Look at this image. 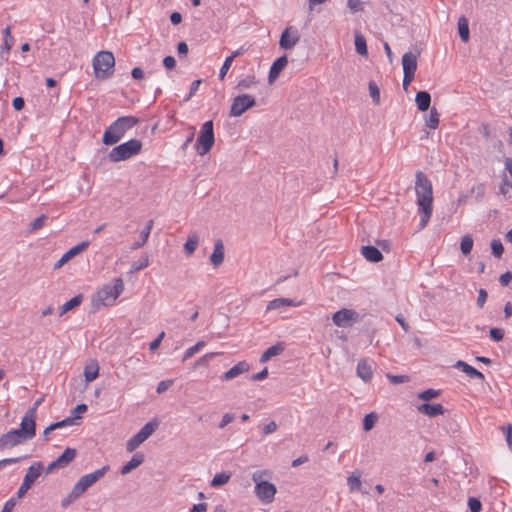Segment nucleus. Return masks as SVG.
Returning a JSON list of instances; mask_svg holds the SVG:
<instances>
[{
	"label": "nucleus",
	"mask_w": 512,
	"mask_h": 512,
	"mask_svg": "<svg viewBox=\"0 0 512 512\" xmlns=\"http://www.w3.org/2000/svg\"><path fill=\"white\" fill-rule=\"evenodd\" d=\"M222 353L221 352H210V353H206L205 355H203L202 357H200L194 364V366H207L208 365V362L210 359H212L213 357L215 356H218V355H221Z\"/></svg>",
	"instance_id": "3c124183"
},
{
	"label": "nucleus",
	"mask_w": 512,
	"mask_h": 512,
	"mask_svg": "<svg viewBox=\"0 0 512 512\" xmlns=\"http://www.w3.org/2000/svg\"><path fill=\"white\" fill-rule=\"evenodd\" d=\"M361 254L367 261L372 263L380 262L383 259L381 251L377 247L371 245L363 246L361 248Z\"/></svg>",
	"instance_id": "4be33fe9"
},
{
	"label": "nucleus",
	"mask_w": 512,
	"mask_h": 512,
	"mask_svg": "<svg viewBox=\"0 0 512 512\" xmlns=\"http://www.w3.org/2000/svg\"><path fill=\"white\" fill-rule=\"evenodd\" d=\"M417 56L418 55L412 53L411 51L406 52L402 56L403 73L415 74L417 69Z\"/></svg>",
	"instance_id": "412c9836"
},
{
	"label": "nucleus",
	"mask_w": 512,
	"mask_h": 512,
	"mask_svg": "<svg viewBox=\"0 0 512 512\" xmlns=\"http://www.w3.org/2000/svg\"><path fill=\"white\" fill-rule=\"evenodd\" d=\"M357 375L363 381L368 382L372 379L373 372L371 366L368 364L367 360L361 359L357 365Z\"/></svg>",
	"instance_id": "cd10ccee"
},
{
	"label": "nucleus",
	"mask_w": 512,
	"mask_h": 512,
	"mask_svg": "<svg viewBox=\"0 0 512 512\" xmlns=\"http://www.w3.org/2000/svg\"><path fill=\"white\" fill-rule=\"evenodd\" d=\"M267 471L258 470L252 474V480L255 483V494L257 498L264 504H270L274 501L277 492L276 486L268 481L263 480Z\"/></svg>",
	"instance_id": "7ed1b4c3"
},
{
	"label": "nucleus",
	"mask_w": 512,
	"mask_h": 512,
	"mask_svg": "<svg viewBox=\"0 0 512 512\" xmlns=\"http://www.w3.org/2000/svg\"><path fill=\"white\" fill-rule=\"evenodd\" d=\"M77 451L74 448L67 447L64 452L46 468V473H51L55 469L67 467L76 457Z\"/></svg>",
	"instance_id": "f8f14e48"
},
{
	"label": "nucleus",
	"mask_w": 512,
	"mask_h": 512,
	"mask_svg": "<svg viewBox=\"0 0 512 512\" xmlns=\"http://www.w3.org/2000/svg\"><path fill=\"white\" fill-rule=\"evenodd\" d=\"M347 6L353 13L363 10L362 2L360 0H348Z\"/></svg>",
	"instance_id": "bf43d9fd"
},
{
	"label": "nucleus",
	"mask_w": 512,
	"mask_h": 512,
	"mask_svg": "<svg viewBox=\"0 0 512 512\" xmlns=\"http://www.w3.org/2000/svg\"><path fill=\"white\" fill-rule=\"evenodd\" d=\"M13 46V36L11 34V28L7 26L3 30V44L0 47V54L9 53Z\"/></svg>",
	"instance_id": "2f4dec72"
},
{
	"label": "nucleus",
	"mask_w": 512,
	"mask_h": 512,
	"mask_svg": "<svg viewBox=\"0 0 512 512\" xmlns=\"http://www.w3.org/2000/svg\"><path fill=\"white\" fill-rule=\"evenodd\" d=\"M24 441L26 439L16 429H12L0 437V450L15 447Z\"/></svg>",
	"instance_id": "ddd939ff"
},
{
	"label": "nucleus",
	"mask_w": 512,
	"mask_h": 512,
	"mask_svg": "<svg viewBox=\"0 0 512 512\" xmlns=\"http://www.w3.org/2000/svg\"><path fill=\"white\" fill-rule=\"evenodd\" d=\"M109 465H105L100 469L95 470L92 473L83 475L78 482L73 486L75 491H77L80 495L86 492V490L95 484L98 480H100L107 471H109Z\"/></svg>",
	"instance_id": "6e6552de"
},
{
	"label": "nucleus",
	"mask_w": 512,
	"mask_h": 512,
	"mask_svg": "<svg viewBox=\"0 0 512 512\" xmlns=\"http://www.w3.org/2000/svg\"><path fill=\"white\" fill-rule=\"evenodd\" d=\"M115 58L110 51H100L93 58V68L97 79H106L113 75Z\"/></svg>",
	"instance_id": "20e7f679"
},
{
	"label": "nucleus",
	"mask_w": 512,
	"mask_h": 512,
	"mask_svg": "<svg viewBox=\"0 0 512 512\" xmlns=\"http://www.w3.org/2000/svg\"><path fill=\"white\" fill-rule=\"evenodd\" d=\"M141 363V359L139 357L131 356L127 358L122 365L119 367V371H116V377L118 379H124L128 372L127 369L129 365H137Z\"/></svg>",
	"instance_id": "c85d7f7f"
},
{
	"label": "nucleus",
	"mask_w": 512,
	"mask_h": 512,
	"mask_svg": "<svg viewBox=\"0 0 512 512\" xmlns=\"http://www.w3.org/2000/svg\"><path fill=\"white\" fill-rule=\"evenodd\" d=\"M455 367L460 369L462 372H464L468 377L470 378H477L480 380H484V375L482 372L478 371L471 365L467 364L466 362L462 360H458L455 363Z\"/></svg>",
	"instance_id": "a878e982"
},
{
	"label": "nucleus",
	"mask_w": 512,
	"mask_h": 512,
	"mask_svg": "<svg viewBox=\"0 0 512 512\" xmlns=\"http://www.w3.org/2000/svg\"><path fill=\"white\" fill-rule=\"evenodd\" d=\"M300 36L297 30L287 27L281 34L279 45L282 49L290 50L299 42Z\"/></svg>",
	"instance_id": "4468645a"
},
{
	"label": "nucleus",
	"mask_w": 512,
	"mask_h": 512,
	"mask_svg": "<svg viewBox=\"0 0 512 512\" xmlns=\"http://www.w3.org/2000/svg\"><path fill=\"white\" fill-rule=\"evenodd\" d=\"M139 119L134 116H123L116 119L104 132L103 143L107 146L118 143L125 133L137 125Z\"/></svg>",
	"instance_id": "f03ea898"
},
{
	"label": "nucleus",
	"mask_w": 512,
	"mask_h": 512,
	"mask_svg": "<svg viewBox=\"0 0 512 512\" xmlns=\"http://www.w3.org/2000/svg\"><path fill=\"white\" fill-rule=\"evenodd\" d=\"M370 96L373 102L378 105L380 103V90L377 84L373 81L369 82L368 85Z\"/></svg>",
	"instance_id": "a18cd8bd"
},
{
	"label": "nucleus",
	"mask_w": 512,
	"mask_h": 512,
	"mask_svg": "<svg viewBox=\"0 0 512 512\" xmlns=\"http://www.w3.org/2000/svg\"><path fill=\"white\" fill-rule=\"evenodd\" d=\"M355 49L356 52L362 56L368 55L366 39L361 34L355 35Z\"/></svg>",
	"instance_id": "e433bc0d"
},
{
	"label": "nucleus",
	"mask_w": 512,
	"mask_h": 512,
	"mask_svg": "<svg viewBox=\"0 0 512 512\" xmlns=\"http://www.w3.org/2000/svg\"><path fill=\"white\" fill-rule=\"evenodd\" d=\"M499 193L507 199L512 198V183L507 178L502 180V183L499 187Z\"/></svg>",
	"instance_id": "a19ab883"
},
{
	"label": "nucleus",
	"mask_w": 512,
	"mask_h": 512,
	"mask_svg": "<svg viewBox=\"0 0 512 512\" xmlns=\"http://www.w3.org/2000/svg\"><path fill=\"white\" fill-rule=\"evenodd\" d=\"M142 444V442L140 441V439L138 438L137 435H134L132 438H130L127 443H126V449L128 452H133L134 450H136L140 445Z\"/></svg>",
	"instance_id": "864d4df0"
},
{
	"label": "nucleus",
	"mask_w": 512,
	"mask_h": 512,
	"mask_svg": "<svg viewBox=\"0 0 512 512\" xmlns=\"http://www.w3.org/2000/svg\"><path fill=\"white\" fill-rule=\"evenodd\" d=\"M231 474L228 472L217 473L212 481L211 486L217 487L226 484L230 480Z\"/></svg>",
	"instance_id": "58836bf2"
},
{
	"label": "nucleus",
	"mask_w": 512,
	"mask_h": 512,
	"mask_svg": "<svg viewBox=\"0 0 512 512\" xmlns=\"http://www.w3.org/2000/svg\"><path fill=\"white\" fill-rule=\"evenodd\" d=\"M99 375V364L97 360L90 359L84 367V377L86 382H92Z\"/></svg>",
	"instance_id": "393cba45"
},
{
	"label": "nucleus",
	"mask_w": 512,
	"mask_h": 512,
	"mask_svg": "<svg viewBox=\"0 0 512 512\" xmlns=\"http://www.w3.org/2000/svg\"><path fill=\"white\" fill-rule=\"evenodd\" d=\"M473 247V238L470 235H465L461 239L460 249L462 254L468 255Z\"/></svg>",
	"instance_id": "ea45409f"
},
{
	"label": "nucleus",
	"mask_w": 512,
	"mask_h": 512,
	"mask_svg": "<svg viewBox=\"0 0 512 512\" xmlns=\"http://www.w3.org/2000/svg\"><path fill=\"white\" fill-rule=\"evenodd\" d=\"M440 391L435 389H427L418 394V397L424 401H429L432 398L439 396Z\"/></svg>",
	"instance_id": "603ef678"
},
{
	"label": "nucleus",
	"mask_w": 512,
	"mask_h": 512,
	"mask_svg": "<svg viewBox=\"0 0 512 512\" xmlns=\"http://www.w3.org/2000/svg\"><path fill=\"white\" fill-rule=\"evenodd\" d=\"M158 423L156 421H150L146 423L140 430L143 435L149 438L156 430Z\"/></svg>",
	"instance_id": "09e8293b"
},
{
	"label": "nucleus",
	"mask_w": 512,
	"mask_h": 512,
	"mask_svg": "<svg viewBox=\"0 0 512 512\" xmlns=\"http://www.w3.org/2000/svg\"><path fill=\"white\" fill-rule=\"evenodd\" d=\"M233 60L231 57H227L222 65V67L220 68V71H219V78L221 80L224 79V77L226 76L231 64H232Z\"/></svg>",
	"instance_id": "4d7b16f0"
},
{
	"label": "nucleus",
	"mask_w": 512,
	"mask_h": 512,
	"mask_svg": "<svg viewBox=\"0 0 512 512\" xmlns=\"http://www.w3.org/2000/svg\"><path fill=\"white\" fill-rule=\"evenodd\" d=\"M36 406L28 409L21 420L20 428L16 429L26 440L32 439L36 434Z\"/></svg>",
	"instance_id": "1a4fd4ad"
},
{
	"label": "nucleus",
	"mask_w": 512,
	"mask_h": 512,
	"mask_svg": "<svg viewBox=\"0 0 512 512\" xmlns=\"http://www.w3.org/2000/svg\"><path fill=\"white\" fill-rule=\"evenodd\" d=\"M377 419H378L377 414H375L373 412L365 415V417L363 419V429L365 431H370L374 427Z\"/></svg>",
	"instance_id": "37998d69"
},
{
	"label": "nucleus",
	"mask_w": 512,
	"mask_h": 512,
	"mask_svg": "<svg viewBox=\"0 0 512 512\" xmlns=\"http://www.w3.org/2000/svg\"><path fill=\"white\" fill-rule=\"evenodd\" d=\"M347 485L349 487V490L351 492H354V491H358L361 489V485H362V482H361V479H360V474L359 473H351L348 477H347Z\"/></svg>",
	"instance_id": "c9c22d12"
},
{
	"label": "nucleus",
	"mask_w": 512,
	"mask_h": 512,
	"mask_svg": "<svg viewBox=\"0 0 512 512\" xmlns=\"http://www.w3.org/2000/svg\"><path fill=\"white\" fill-rule=\"evenodd\" d=\"M458 32L463 42H468L470 39L468 20L462 16L458 20Z\"/></svg>",
	"instance_id": "f704fd0d"
},
{
	"label": "nucleus",
	"mask_w": 512,
	"mask_h": 512,
	"mask_svg": "<svg viewBox=\"0 0 512 512\" xmlns=\"http://www.w3.org/2000/svg\"><path fill=\"white\" fill-rule=\"evenodd\" d=\"M489 334H490V337L494 340V341H501L504 337V332L502 329L500 328H491L490 331H489Z\"/></svg>",
	"instance_id": "052dcab7"
},
{
	"label": "nucleus",
	"mask_w": 512,
	"mask_h": 512,
	"mask_svg": "<svg viewBox=\"0 0 512 512\" xmlns=\"http://www.w3.org/2000/svg\"><path fill=\"white\" fill-rule=\"evenodd\" d=\"M491 250H492V254L496 258H501L502 254L504 252V247H503V244L501 243V241L498 240V239L492 240V242H491Z\"/></svg>",
	"instance_id": "de8ad7c7"
},
{
	"label": "nucleus",
	"mask_w": 512,
	"mask_h": 512,
	"mask_svg": "<svg viewBox=\"0 0 512 512\" xmlns=\"http://www.w3.org/2000/svg\"><path fill=\"white\" fill-rule=\"evenodd\" d=\"M121 290H96L91 298V305L94 310L101 307L111 306L119 297Z\"/></svg>",
	"instance_id": "0eeeda50"
},
{
	"label": "nucleus",
	"mask_w": 512,
	"mask_h": 512,
	"mask_svg": "<svg viewBox=\"0 0 512 512\" xmlns=\"http://www.w3.org/2000/svg\"><path fill=\"white\" fill-rule=\"evenodd\" d=\"M505 438L509 449L512 451V424L510 423L506 427Z\"/></svg>",
	"instance_id": "338daca9"
},
{
	"label": "nucleus",
	"mask_w": 512,
	"mask_h": 512,
	"mask_svg": "<svg viewBox=\"0 0 512 512\" xmlns=\"http://www.w3.org/2000/svg\"><path fill=\"white\" fill-rule=\"evenodd\" d=\"M277 430V424L275 421H270L263 427V434L268 435Z\"/></svg>",
	"instance_id": "0e129e2a"
},
{
	"label": "nucleus",
	"mask_w": 512,
	"mask_h": 512,
	"mask_svg": "<svg viewBox=\"0 0 512 512\" xmlns=\"http://www.w3.org/2000/svg\"><path fill=\"white\" fill-rule=\"evenodd\" d=\"M75 419H79V415H75V416H70V417H67L61 421H58V422H55V423H52L50 424V429H58V428H62V427H66V426H69V425H72L74 423V420Z\"/></svg>",
	"instance_id": "c03bdc74"
},
{
	"label": "nucleus",
	"mask_w": 512,
	"mask_h": 512,
	"mask_svg": "<svg viewBox=\"0 0 512 512\" xmlns=\"http://www.w3.org/2000/svg\"><path fill=\"white\" fill-rule=\"evenodd\" d=\"M284 350V347L281 343H277L275 345L270 346L262 355L260 358L261 363H265L268 360H270L274 356L280 355Z\"/></svg>",
	"instance_id": "c756f323"
},
{
	"label": "nucleus",
	"mask_w": 512,
	"mask_h": 512,
	"mask_svg": "<svg viewBox=\"0 0 512 512\" xmlns=\"http://www.w3.org/2000/svg\"><path fill=\"white\" fill-rule=\"evenodd\" d=\"M288 58L286 55H282L277 58L271 65L268 75V81L272 84L280 75L282 70L286 67Z\"/></svg>",
	"instance_id": "dca6fc26"
},
{
	"label": "nucleus",
	"mask_w": 512,
	"mask_h": 512,
	"mask_svg": "<svg viewBox=\"0 0 512 512\" xmlns=\"http://www.w3.org/2000/svg\"><path fill=\"white\" fill-rule=\"evenodd\" d=\"M83 300V295L78 294L71 298L69 301L65 302L60 308H59V316L64 315L68 311L74 309L75 307L79 306Z\"/></svg>",
	"instance_id": "7c9ffc66"
},
{
	"label": "nucleus",
	"mask_w": 512,
	"mask_h": 512,
	"mask_svg": "<svg viewBox=\"0 0 512 512\" xmlns=\"http://www.w3.org/2000/svg\"><path fill=\"white\" fill-rule=\"evenodd\" d=\"M512 280V272L507 271L499 277V282L502 286H508Z\"/></svg>",
	"instance_id": "e2e57ef3"
},
{
	"label": "nucleus",
	"mask_w": 512,
	"mask_h": 512,
	"mask_svg": "<svg viewBox=\"0 0 512 512\" xmlns=\"http://www.w3.org/2000/svg\"><path fill=\"white\" fill-rule=\"evenodd\" d=\"M143 462H144V454L137 452L132 456V458L124 466H122L120 473L122 475H126V474L130 473L132 470L136 469L138 466H140Z\"/></svg>",
	"instance_id": "b1692460"
},
{
	"label": "nucleus",
	"mask_w": 512,
	"mask_h": 512,
	"mask_svg": "<svg viewBox=\"0 0 512 512\" xmlns=\"http://www.w3.org/2000/svg\"><path fill=\"white\" fill-rule=\"evenodd\" d=\"M152 227H153V220H149L146 224V227L140 232L138 240L133 244V248H139L147 242Z\"/></svg>",
	"instance_id": "473e14b6"
},
{
	"label": "nucleus",
	"mask_w": 512,
	"mask_h": 512,
	"mask_svg": "<svg viewBox=\"0 0 512 512\" xmlns=\"http://www.w3.org/2000/svg\"><path fill=\"white\" fill-rule=\"evenodd\" d=\"M387 378L393 384H400V383H405V382L409 381V377L407 375H391V374H388Z\"/></svg>",
	"instance_id": "13d9d810"
},
{
	"label": "nucleus",
	"mask_w": 512,
	"mask_h": 512,
	"mask_svg": "<svg viewBox=\"0 0 512 512\" xmlns=\"http://www.w3.org/2000/svg\"><path fill=\"white\" fill-rule=\"evenodd\" d=\"M46 219H47V216L44 214H42L39 217H37L36 219H34L30 223V229H29L30 232H34V231L41 229L44 226Z\"/></svg>",
	"instance_id": "8fccbe9b"
},
{
	"label": "nucleus",
	"mask_w": 512,
	"mask_h": 512,
	"mask_svg": "<svg viewBox=\"0 0 512 512\" xmlns=\"http://www.w3.org/2000/svg\"><path fill=\"white\" fill-rule=\"evenodd\" d=\"M15 505H16L15 499L11 498L8 501H6V503L4 504L1 512H12V510L15 507Z\"/></svg>",
	"instance_id": "774afa93"
},
{
	"label": "nucleus",
	"mask_w": 512,
	"mask_h": 512,
	"mask_svg": "<svg viewBox=\"0 0 512 512\" xmlns=\"http://www.w3.org/2000/svg\"><path fill=\"white\" fill-rule=\"evenodd\" d=\"M89 246V241H83L76 246L70 248L63 256L55 263L54 268L58 269L62 267L65 263L71 260L73 257L78 255L79 253L85 251Z\"/></svg>",
	"instance_id": "2eb2a0df"
},
{
	"label": "nucleus",
	"mask_w": 512,
	"mask_h": 512,
	"mask_svg": "<svg viewBox=\"0 0 512 512\" xmlns=\"http://www.w3.org/2000/svg\"><path fill=\"white\" fill-rule=\"evenodd\" d=\"M250 369L249 364L246 361H240L227 372H225L220 378L222 381H230L239 375L248 372Z\"/></svg>",
	"instance_id": "f3484780"
},
{
	"label": "nucleus",
	"mask_w": 512,
	"mask_h": 512,
	"mask_svg": "<svg viewBox=\"0 0 512 512\" xmlns=\"http://www.w3.org/2000/svg\"><path fill=\"white\" fill-rule=\"evenodd\" d=\"M415 103L419 111L425 112L431 104V95L427 91H419L415 96Z\"/></svg>",
	"instance_id": "bb28decb"
},
{
	"label": "nucleus",
	"mask_w": 512,
	"mask_h": 512,
	"mask_svg": "<svg viewBox=\"0 0 512 512\" xmlns=\"http://www.w3.org/2000/svg\"><path fill=\"white\" fill-rule=\"evenodd\" d=\"M256 105V100L249 94H242L236 96L230 108V116L238 117L241 116L248 109Z\"/></svg>",
	"instance_id": "9d476101"
},
{
	"label": "nucleus",
	"mask_w": 512,
	"mask_h": 512,
	"mask_svg": "<svg viewBox=\"0 0 512 512\" xmlns=\"http://www.w3.org/2000/svg\"><path fill=\"white\" fill-rule=\"evenodd\" d=\"M304 304V300H297V299H291V298H277L272 301H270L267 305L268 310H274L279 309L284 306H294L298 307Z\"/></svg>",
	"instance_id": "6ab92c4d"
},
{
	"label": "nucleus",
	"mask_w": 512,
	"mask_h": 512,
	"mask_svg": "<svg viewBox=\"0 0 512 512\" xmlns=\"http://www.w3.org/2000/svg\"><path fill=\"white\" fill-rule=\"evenodd\" d=\"M224 261V244L218 239L215 242L214 250L210 255V262L214 267H219Z\"/></svg>",
	"instance_id": "5701e85b"
},
{
	"label": "nucleus",
	"mask_w": 512,
	"mask_h": 512,
	"mask_svg": "<svg viewBox=\"0 0 512 512\" xmlns=\"http://www.w3.org/2000/svg\"><path fill=\"white\" fill-rule=\"evenodd\" d=\"M173 383V380H163L160 381L157 385V393H163L165 392Z\"/></svg>",
	"instance_id": "680f3d73"
},
{
	"label": "nucleus",
	"mask_w": 512,
	"mask_h": 512,
	"mask_svg": "<svg viewBox=\"0 0 512 512\" xmlns=\"http://www.w3.org/2000/svg\"><path fill=\"white\" fill-rule=\"evenodd\" d=\"M359 319V314L352 309L343 308L332 316L333 323L341 328L352 327Z\"/></svg>",
	"instance_id": "9b49d317"
},
{
	"label": "nucleus",
	"mask_w": 512,
	"mask_h": 512,
	"mask_svg": "<svg viewBox=\"0 0 512 512\" xmlns=\"http://www.w3.org/2000/svg\"><path fill=\"white\" fill-rule=\"evenodd\" d=\"M199 244V237L197 234H192V235H189L188 238H187V241L185 242L183 248H184V252L187 256H191L197 246Z\"/></svg>",
	"instance_id": "72a5a7b5"
},
{
	"label": "nucleus",
	"mask_w": 512,
	"mask_h": 512,
	"mask_svg": "<svg viewBox=\"0 0 512 512\" xmlns=\"http://www.w3.org/2000/svg\"><path fill=\"white\" fill-rule=\"evenodd\" d=\"M142 142L138 139H130L129 141L122 143L114 147L108 154V158L111 162L125 161L141 152Z\"/></svg>",
	"instance_id": "39448f33"
},
{
	"label": "nucleus",
	"mask_w": 512,
	"mask_h": 512,
	"mask_svg": "<svg viewBox=\"0 0 512 512\" xmlns=\"http://www.w3.org/2000/svg\"><path fill=\"white\" fill-rule=\"evenodd\" d=\"M468 507L471 512H480L482 509V504L479 499L475 497H470L468 499Z\"/></svg>",
	"instance_id": "5fc2aeb1"
},
{
	"label": "nucleus",
	"mask_w": 512,
	"mask_h": 512,
	"mask_svg": "<svg viewBox=\"0 0 512 512\" xmlns=\"http://www.w3.org/2000/svg\"><path fill=\"white\" fill-rule=\"evenodd\" d=\"M439 113L435 107L431 108L428 117L425 120L426 126L430 129H436L439 125Z\"/></svg>",
	"instance_id": "4c0bfd02"
},
{
	"label": "nucleus",
	"mask_w": 512,
	"mask_h": 512,
	"mask_svg": "<svg viewBox=\"0 0 512 512\" xmlns=\"http://www.w3.org/2000/svg\"><path fill=\"white\" fill-rule=\"evenodd\" d=\"M80 496H81V495H80L77 491H75V489H74V488H72V490H71V492L68 494V496H67L65 499H63V501H62V506H63V507H66L67 505H69V504H71V503L75 502V501H76Z\"/></svg>",
	"instance_id": "6e6d98bb"
},
{
	"label": "nucleus",
	"mask_w": 512,
	"mask_h": 512,
	"mask_svg": "<svg viewBox=\"0 0 512 512\" xmlns=\"http://www.w3.org/2000/svg\"><path fill=\"white\" fill-rule=\"evenodd\" d=\"M43 469L42 462H35L33 463L26 471V474L24 476L23 482L27 483L28 485L32 486L35 481L38 479V477L41 475Z\"/></svg>",
	"instance_id": "aec40b11"
},
{
	"label": "nucleus",
	"mask_w": 512,
	"mask_h": 512,
	"mask_svg": "<svg viewBox=\"0 0 512 512\" xmlns=\"http://www.w3.org/2000/svg\"><path fill=\"white\" fill-rule=\"evenodd\" d=\"M204 346H205L204 341H198L195 345L191 346L190 348H188L185 351L182 361L184 362V361L188 360L189 358H191L192 356H194V354L199 352L200 349H202Z\"/></svg>",
	"instance_id": "79ce46f5"
},
{
	"label": "nucleus",
	"mask_w": 512,
	"mask_h": 512,
	"mask_svg": "<svg viewBox=\"0 0 512 512\" xmlns=\"http://www.w3.org/2000/svg\"><path fill=\"white\" fill-rule=\"evenodd\" d=\"M215 142L214 124L212 120L206 121L200 130L196 141V150L200 156L207 154Z\"/></svg>",
	"instance_id": "423d86ee"
},
{
	"label": "nucleus",
	"mask_w": 512,
	"mask_h": 512,
	"mask_svg": "<svg viewBox=\"0 0 512 512\" xmlns=\"http://www.w3.org/2000/svg\"><path fill=\"white\" fill-rule=\"evenodd\" d=\"M415 178V192L420 214L419 226L422 229L428 224L432 215L433 189L431 181L422 171H417Z\"/></svg>",
	"instance_id": "f257e3e1"
},
{
	"label": "nucleus",
	"mask_w": 512,
	"mask_h": 512,
	"mask_svg": "<svg viewBox=\"0 0 512 512\" xmlns=\"http://www.w3.org/2000/svg\"><path fill=\"white\" fill-rule=\"evenodd\" d=\"M163 65L165 66V68H167L169 70L175 68V66H176L175 58L173 56L164 57Z\"/></svg>",
	"instance_id": "69168bd1"
},
{
	"label": "nucleus",
	"mask_w": 512,
	"mask_h": 512,
	"mask_svg": "<svg viewBox=\"0 0 512 512\" xmlns=\"http://www.w3.org/2000/svg\"><path fill=\"white\" fill-rule=\"evenodd\" d=\"M257 83H258V81L256 80L255 76H247L246 78H244L238 82L237 88L240 90L248 89Z\"/></svg>",
	"instance_id": "49530a36"
},
{
	"label": "nucleus",
	"mask_w": 512,
	"mask_h": 512,
	"mask_svg": "<svg viewBox=\"0 0 512 512\" xmlns=\"http://www.w3.org/2000/svg\"><path fill=\"white\" fill-rule=\"evenodd\" d=\"M417 410L419 413L424 414L428 417H436L439 415H443L445 412V409L442 404L435 403V404H429L424 403L417 407Z\"/></svg>",
	"instance_id": "a211bd4d"
}]
</instances>
